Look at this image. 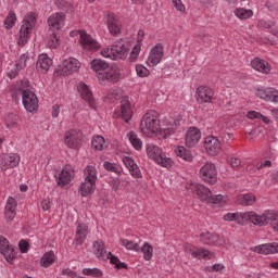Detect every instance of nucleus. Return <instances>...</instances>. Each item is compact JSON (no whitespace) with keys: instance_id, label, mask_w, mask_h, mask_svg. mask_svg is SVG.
<instances>
[{"instance_id":"26","label":"nucleus","mask_w":278,"mask_h":278,"mask_svg":"<svg viewBox=\"0 0 278 278\" xmlns=\"http://www.w3.org/2000/svg\"><path fill=\"white\" fill-rule=\"evenodd\" d=\"M81 66V63L75 58H70L63 61L62 63V71L63 73H77L79 71V67Z\"/></svg>"},{"instance_id":"19","label":"nucleus","mask_w":278,"mask_h":278,"mask_svg":"<svg viewBox=\"0 0 278 278\" xmlns=\"http://www.w3.org/2000/svg\"><path fill=\"white\" fill-rule=\"evenodd\" d=\"M123 163L128 168L131 177L135 179H142V172H140V167H138V164H136V161L129 156H125L123 159Z\"/></svg>"},{"instance_id":"61","label":"nucleus","mask_w":278,"mask_h":278,"mask_svg":"<svg viewBox=\"0 0 278 278\" xmlns=\"http://www.w3.org/2000/svg\"><path fill=\"white\" fill-rule=\"evenodd\" d=\"M240 164H242V161L239 157H232L230 160V166L232 168H238V166H240Z\"/></svg>"},{"instance_id":"27","label":"nucleus","mask_w":278,"mask_h":278,"mask_svg":"<svg viewBox=\"0 0 278 278\" xmlns=\"http://www.w3.org/2000/svg\"><path fill=\"white\" fill-rule=\"evenodd\" d=\"M251 66L252 68H254V71L263 73L264 75H268V73H270V64L260 58H255L254 60H252Z\"/></svg>"},{"instance_id":"54","label":"nucleus","mask_w":278,"mask_h":278,"mask_svg":"<svg viewBox=\"0 0 278 278\" xmlns=\"http://www.w3.org/2000/svg\"><path fill=\"white\" fill-rule=\"evenodd\" d=\"M136 73L139 77H149V70L144 65H136Z\"/></svg>"},{"instance_id":"7","label":"nucleus","mask_w":278,"mask_h":278,"mask_svg":"<svg viewBox=\"0 0 278 278\" xmlns=\"http://www.w3.org/2000/svg\"><path fill=\"white\" fill-rule=\"evenodd\" d=\"M21 162V156L16 153H4L0 155V170L5 173L10 168H16Z\"/></svg>"},{"instance_id":"6","label":"nucleus","mask_w":278,"mask_h":278,"mask_svg":"<svg viewBox=\"0 0 278 278\" xmlns=\"http://www.w3.org/2000/svg\"><path fill=\"white\" fill-rule=\"evenodd\" d=\"M200 177L206 184L213 186L218 181V172L216 170V165L213 163H206L200 169Z\"/></svg>"},{"instance_id":"21","label":"nucleus","mask_w":278,"mask_h":278,"mask_svg":"<svg viewBox=\"0 0 278 278\" xmlns=\"http://www.w3.org/2000/svg\"><path fill=\"white\" fill-rule=\"evenodd\" d=\"M71 173H75L73 166L66 165L56 176L58 186L64 188V186H68L71 184Z\"/></svg>"},{"instance_id":"3","label":"nucleus","mask_w":278,"mask_h":278,"mask_svg":"<svg viewBox=\"0 0 278 278\" xmlns=\"http://www.w3.org/2000/svg\"><path fill=\"white\" fill-rule=\"evenodd\" d=\"M189 190H191L193 194H197L200 201H204L205 203H213L214 205H217V203H223V199H225L223 194H212L210 188L201 184L191 185Z\"/></svg>"},{"instance_id":"13","label":"nucleus","mask_w":278,"mask_h":278,"mask_svg":"<svg viewBox=\"0 0 278 278\" xmlns=\"http://www.w3.org/2000/svg\"><path fill=\"white\" fill-rule=\"evenodd\" d=\"M185 251L195 260H212V257H214V253H212L210 250H205L203 248L193 249V247L190 244L185 245Z\"/></svg>"},{"instance_id":"55","label":"nucleus","mask_w":278,"mask_h":278,"mask_svg":"<svg viewBox=\"0 0 278 278\" xmlns=\"http://www.w3.org/2000/svg\"><path fill=\"white\" fill-rule=\"evenodd\" d=\"M103 166L105 170H109L110 173H118V167L114 163L105 161Z\"/></svg>"},{"instance_id":"9","label":"nucleus","mask_w":278,"mask_h":278,"mask_svg":"<svg viewBox=\"0 0 278 278\" xmlns=\"http://www.w3.org/2000/svg\"><path fill=\"white\" fill-rule=\"evenodd\" d=\"M241 218L243 220H250V223H253V225H257L258 227H264L265 225H268L270 223V218L268 217V211L263 213L262 215H258L255 212H248L241 214Z\"/></svg>"},{"instance_id":"1","label":"nucleus","mask_w":278,"mask_h":278,"mask_svg":"<svg viewBox=\"0 0 278 278\" xmlns=\"http://www.w3.org/2000/svg\"><path fill=\"white\" fill-rule=\"evenodd\" d=\"M179 125V119H174L170 127L160 128V121H157V117L147 113L141 119L140 129L146 136H151V134H157L159 131L160 136L168 138L177 131Z\"/></svg>"},{"instance_id":"51","label":"nucleus","mask_w":278,"mask_h":278,"mask_svg":"<svg viewBox=\"0 0 278 278\" xmlns=\"http://www.w3.org/2000/svg\"><path fill=\"white\" fill-rule=\"evenodd\" d=\"M27 60H29V55L25 53L20 55V59L17 60L15 65L17 71H22V68H25V66H27Z\"/></svg>"},{"instance_id":"33","label":"nucleus","mask_w":278,"mask_h":278,"mask_svg":"<svg viewBox=\"0 0 278 278\" xmlns=\"http://www.w3.org/2000/svg\"><path fill=\"white\" fill-rule=\"evenodd\" d=\"M175 153L177 157H180V160H184L185 162H192V160H194L192 152H190V150L186 149L184 146H178L175 149Z\"/></svg>"},{"instance_id":"53","label":"nucleus","mask_w":278,"mask_h":278,"mask_svg":"<svg viewBox=\"0 0 278 278\" xmlns=\"http://www.w3.org/2000/svg\"><path fill=\"white\" fill-rule=\"evenodd\" d=\"M4 212H16V200L14 198L8 199Z\"/></svg>"},{"instance_id":"52","label":"nucleus","mask_w":278,"mask_h":278,"mask_svg":"<svg viewBox=\"0 0 278 278\" xmlns=\"http://www.w3.org/2000/svg\"><path fill=\"white\" fill-rule=\"evenodd\" d=\"M139 55H140V43H137L130 52V56H129L130 62H136Z\"/></svg>"},{"instance_id":"59","label":"nucleus","mask_w":278,"mask_h":278,"mask_svg":"<svg viewBox=\"0 0 278 278\" xmlns=\"http://www.w3.org/2000/svg\"><path fill=\"white\" fill-rule=\"evenodd\" d=\"M62 275L63 277H68V278L77 277V273L73 271L71 268L63 269Z\"/></svg>"},{"instance_id":"38","label":"nucleus","mask_w":278,"mask_h":278,"mask_svg":"<svg viewBox=\"0 0 278 278\" xmlns=\"http://www.w3.org/2000/svg\"><path fill=\"white\" fill-rule=\"evenodd\" d=\"M85 180L92 181L97 184V168L94 166L88 165L85 167Z\"/></svg>"},{"instance_id":"4","label":"nucleus","mask_w":278,"mask_h":278,"mask_svg":"<svg viewBox=\"0 0 278 278\" xmlns=\"http://www.w3.org/2000/svg\"><path fill=\"white\" fill-rule=\"evenodd\" d=\"M103 58H111V60H126L129 55V48L125 45V40L118 39L111 48L102 50Z\"/></svg>"},{"instance_id":"16","label":"nucleus","mask_w":278,"mask_h":278,"mask_svg":"<svg viewBox=\"0 0 278 278\" xmlns=\"http://www.w3.org/2000/svg\"><path fill=\"white\" fill-rule=\"evenodd\" d=\"M0 253L5 257L9 264H12V261L15 257L14 248L10 245V241H8L5 237L0 238Z\"/></svg>"},{"instance_id":"43","label":"nucleus","mask_w":278,"mask_h":278,"mask_svg":"<svg viewBox=\"0 0 278 278\" xmlns=\"http://www.w3.org/2000/svg\"><path fill=\"white\" fill-rule=\"evenodd\" d=\"M103 144H105V138L102 136H94L91 141V147L94 151H103Z\"/></svg>"},{"instance_id":"35","label":"nucleus","mask_w":278,"mask_h":278,"mask_svg":"<svg viewBox=\"0 0 278 278\" xmlns=\"http://www.w3.org/2000/svg\"><path fill=\"white\" fill-rule=\"evenodd\" d=\"M275 93V89L273 88H261L256 91V97L258 99H263L264 101H273V94Z\"/></svg>"},{"instance_id":"15","label":"nucleus","mask_w":278,"mask_h":278,"mask_svg":"<svg viewBox=\"0 0 278 278\" xmlns=\"http://www.w3.org/2000/svg\"><path fill=\"white\" fill-rule=\"evenodd\" d=\"M204 147L208 155H218V153H220V140H218V138L216 137H206L204 141Z\"/></svg>"},{"instance_id":"45","label":"nucleus","mask_w":278,"mask_h":278,"mask_svg":"<svg viewBox=\"0 0 278 278\" xmlns=\"http://www.w3.org/2000/svg\"><path fill=\"white\" fill-rule=\"evenodd\" d=\"M235 14L241 21H247V18H251V16H253V11L245 9H237L235 10Z\"/></svg>"},{"instance_id":"24","label":"nucleus","mask_w":278,"mask_h":278,"mask_svg":"<svg viewBox=\"0 0 278 278\" xmlns=\"http://www.w3.org/2000/svg\"><path fill=\"white\" fill-rule=\"evenodd\" d=\"M52 64L53 61L51 60V58H49V55L40 54L36 63V70L38 71V73H49V68H51Z\"/></svg>"},{"instance_id":"50","label":"nucleus","mask_w":278,"mask_h":278,"mask_svg":"<svg viewBox=\"0 0 278 278\" xmlns=\"http://www.w3.org/2000/svg\"><path fill=\"white\" fill-rule=\"evenodd\" d=\"M106 99H109L110 101H116L121 99V89L118 88L110 89L106 94Z\"/></svg>"},{"instance_id":"42","label":"nucleus","mask_w":278,"mask_h":278,"mask_svg":"<svg viewBox=\"0 0 278 278\" xmlns=\"http://www.w3.org/2000/svg\"><path fill=\"white\" fill-rule=\"evenodd\" d=\"M248 118H250L252 121L257 118L258 121H263V123H265V125H270V119L257 111L248 112Z\"/></svg>"},{"instance_id":"62","label":"nucleus","mask_w":278,"mask_h":278,"mask_svg":"<svg viewBox=\"0 0 278 278\" xmlns=\"http://www.w3.org/2000/svg\"><path fill=\"white\" fill-rule=\"evenodd\" d=\"M27 38H28L27 35H20L17 45H18L20 47H25V45H27Z\"/></svg>"},{"instance_id":"25","label":"nucleus","mask_w":278,"mask_h":278,"mask_svg":"<svg viewBox=\"0 0 278 278\" xmlns=\"http://www.w3.org/2000/svg\"><path fill=\"white\" fill-rule=\"evenodd\" d=\"M77 90L81 99H84V101H86L92 108V105H94V97H92V91H90L88 85H86L85 83H80L77 86Z\"/></svg>"},{"instance_id":"29","label":"nucleus","mask_w":278,"mask_h":278,"mask_svg":"<svg viewBox=\"0 0 278 278\" xmlns=\"http://www.w3.org/2000/svg\"><path fill=\"white\" fill-rule=\"evenodd\" d=\"M94 190H97V182H92V180L85 179L79 186L81 197H90V194L94 193Z\"/></svg>"},{"instance_id":"46","label":"nucleus","mask_w":278,"mask_h":278,"mask_svg":"<svg viewBox=\"0 0 278 278\" xmlns=\"http://www.w3.org/2000/svg\"><path fill=\"white\" fill-rule=\"evenodd\" d=\"M16 23V13L10 11L4 20V26L7 29H12Z\"/></svg>"},{"instance_id":"37","label":"nucleus","mask_w":278,"mask_h":278,"mask_svg":"<svg viewBox=\"0 0 278 278\" xmlns=\"http://www.w3.org/2000/svg\"><path fill=\"white\" fill-rule=\"evenodd\" d=\"M239 205H253L255 203V194L253 193H245L238 198Z\"/></svg>"},{"instance_id":"57","label":"nucleus","mask_w":278,"mask_h":278,"mask_svg":"<svg viewBox=\"0 0 278 278\" xmlns=\"http://www.w3.org/2000/svg\"><path fill=\"white\" fill-rule=\"evenodd\" d=\"M172 3L178 12H186V7L184 5V2H181V0H172Z\"/></svg>"},{"instance_id":"23","label":"nucleus","mask_w":278,"mask_h":278,"mask_svg":"<svg viewBox=\"0 0 278 278\" xmlns=\"http://www.w3.org/2000/svg\"><path fill=\"white\" fill-rule=\"evenodd\" d=\"M121 116L125 123H129L134 116V111H131V103L128 98H124L121 101Z\"/></svg>"},{"instance_id":"31","label":"nucleus","mask_w":278,"mask_h":278,"mask_svg":"<svg viewBox=\"0 0 278 278\" xmlns=\"http://www.w3.org/2000/svg\"><path fill=\"white\" fill-rule=\"evenodd\" d=\"M201 238V242H203V244H208V245H216V244H220V236H218V233L216 232H203L200 236Z\"/></svg>"},{"instance_id":"8","label":"nucleus","mask_w":278,"mask_h":278,"mask_svg":"<svg viewBox=\"0 0 278 278\" xmlns=\"http://www.w3.org/2000/svg\"><path fill=\"white\" fill-rule=\"evenodd\" d=\"M98 79L102 86H105V81H110L111 84H118L121 81V67L112 66L110 71L98 74Z\"/></svg>"},{"instance_id":"63","label":"nucleus","mask_w":278,"mask_h":278,"mask_svg":"<svg viewBox=\"0 0 278 278\" xmlns=\"http://www.w3.org/2000/svg\"><path fill=\"white\" fill-rule=\"evenodd\" d=\"M41 207H42L43 212H49V210H51V201L50 200H43L41 202Z\"/></svg>"},{"instance_id":"47","label":"nucleus","mask_w":278,"mask_h":278,"mask_svg":"<svg viewBox=\"0 0 278 278\" xmlns=\"http://www.w3.org/2000/svg\"><path fill=\"white\" fill-rule=\"evenodd\" d=\"M110 256V263L113 264V266H115V268H117V270H121V268H125L127 269V263H123L121 262V260H118L116 256H114V254L109 253Z\"/></svg>"},{"instance_id":"5","label":"nucleus","mask_w":278,"mask_h":278,"mask_svg":"<svg viewBox=\"0 0 278 278\" xmlns=\"http://www.w3.org/2000/svg\"><path fill=\"white\" fill-rule=\"evenodd\" d=\"M147 155L148 157H150V160H153L156 164H160L165 168H168V166H170V159H167L166 154L162 152V149L153 143H149L147 146Z\"/></svg>"},{"instance_id":"22","label":"nucleus","mask_w":278,"mask_h":278,"mask_svg":"<svg viewBox=\"0 0 278 278\" xmlns=\"http://www.w3.org/2000/svg\"><path fill=\"white\" fill-rule=\"evenodd\" d=\"M93 253L97 255L98 260H103L104 262L110 260L112 255L105 250V243H103V240H97L93 242Z\"/></svg>"},{"instance_id":"18","label":"nucleus","mask_w":278,"mask_h":278,"mask_svg":"<svg viewBox=\"0 0 278 278\" xmlns=\"http://www.w3.org/2000/svg\"><path fill=\"white\" fill-rule=\"evenodd\" d=\"M198 99L202 103H213L214 102V90L207 86H200L197 89Z\"/></svg>"},{"instance_id":"12","label":"nucleus","mask_w":278,"mask_h":278,"mask_svg":"<svg viewBox=\"0 0 278 278\" xmlns=\"http://www.w3.org/2000/svg\"><path fill=\"white\" fill-rule=\"evenodd\" d=\"M164 58V46L162 43L156 45L152 48L150 55L147 60L149 66H157L162 59Z\"/></svg>"},{"instance_id":"56","label":"nucleus","mask_w":278,"mask_h":278,"mask_svg":"<svg viewBox=\"0 0 278 278\" xmlns=\"http://www.w3.org/2000/svg\"><path fill=\"white\" fill-rule=\"evenodd\" d=\"M241 214L227 213L226 215H224V220H228V222L238 220L239 218H242Z\"/></svg>"},{"instance_id":"48","label":"nucleus","mask_w":278,"mask_h":278,"mask_svg":"<svg viewBox=\"0 0 278 278\" xmlns=\"http://www.w3.org/2000/svg\"><path fill=\"white\" fill-rule=\"evenodd\" d=\"M268 218L273 229H275V231H278V213L274 211H268Z\"/></svg>"},{"instance_id":"44","label":"nucleus","mask_w":278,"mask_h":278,"mask_svg":"<svg viewBox=\"0 0 278 278\" xmlns=\"http://www.w3.org/2000/svg\"><path fill=\"white\" fill-rule=\"evenodd\" d=\"M119 244L125 247L128 251H140V245L131 240L122 239L119 240Z\"/></svg>"},{"instance_id":"36","label":"nucleus","mask_w":278,"mask_h":278,"mask_svg":"<svg viewBox=\"0 0 278 278\" xmlns=\"http://www.w3.org/2000/svg\"><path fill=\"white\" fill-rule=\"evenodd\" d=\"M54 262H55V254L53 253V251H50L43 254L40 261V265L43 268H49V266H51Z\"/></svg>"},{"instance_id":"34","label":"nucleus","mask_w":278,"mask_h":278,"mask_svg":"<svg viewBox=\"0 0 278 278\" xmlns=\"http://www.w3.org/2000/svg\"><path fill=\"white\" fill-rule=\"evenodd\" d=\"M29 90V80H22L21 87H16L13 89L12 97L17 99V97H22V99L25 97V92H28Z\"/></svg>"},{"instance_id":"14","label":"nucleus","mask_w":278,"mask_h":278,"mask_svg":"<svg viewBox=\"0 0 278 278\" xmlns=\"http://www.w3.org/2000/svg\"><path fill=\"white\" fill-rule=\"evenodd\" d=\"M199 140H201V130L197 127L189 128L185 138L186 147L192 149L199 144Z\"/></svg>"},{"instance_id":"58","label":"nucleus","mask_w":278,"mask_h":278,"mask_svg":"<svg viewBox=\"0 0 278 278\" xmlns=\"http://www.w3.org/2000/svg\"><path fill=\"white\" fill-rule=\"evenodd\" d=\"M18 247L21 253H27V251H29V243L25 240L20 241Z\"/></svg>"},{"instance_id":"41","label":"nucleus","mask_w":278,"mask_h":278,"mask_svg":"<svg viewBox=\"0 0 278 278\" xmlns=\"http://www.w3.org/2000/svg\"><path fill=\"white\" fill-rule=\"evenodd\" d=\"M128 139L129 142L132 144L134 149H136V151H140L142 149V140L138 138V135L136 132L130 131L128 134Z\"/></svg>"},{"instance_id":"49","label":"nucleus","mask_w":278,"mask_h":278,"mask_svg":"<svg viewBox=\"0 0 278 278\" xmlns=\"http://www.w3.org/2000/svg\"><path fill=\"white\" fill-rule=\"evenodd\" d=\"M83 275H87V277H101L103 271L99 268H84Z\"/></svg>"},{"instance_id":"28","label":"nucleus","mask_w":278,"mask_h":278,"mask_svg":"<svg viewBox=\"0 0 278 278\" xmlns=\"http://www.w3.org/2000/svg\"><path fill=\"white\" fill-rule=\"evenodd\" d=\"M255 253H261L262 255H270L273 253H278V243H265L254 248Z\"/></svg>"},{"instance_id":"20","label":"nucleus","mask_w":278,"mask_h":278,"mask_svg":"<svg viewBox=\"0 0 278 278\" xmlns=\"http://www.w3.org/2000/svg\"><path fill=\"white\" fill-rule=\"evenodd\" d=\"M80 45L87 51L99 50V42H97L90 35L86 34V31L80 33Z\"/></svg>"},{"instance_id":"17","label":"nucleus","mask_w":278,"mask_h":278,"mask_svg":"<svg viewBox=\"0 0 278 278\" xmlns=\"http://www.w3.org/2000/svg\"><path fill=\"white\" fill-rule=\"evenodd\" d=\"M106 25L112 36L121 35V22L118 21L116 15H114V13L106 14Z\"/></svg>"},{"instance_id":"11","label":"nucleus","mask_w":278,"mask_h":278,"mask_svg":"<svg viewBox=\"0 0 278 278\" xmlns=\"http://www.w3.org/2000/svg\"><path fill=\"white\" fill-rule=\"evenodd\" d=\"M23 105L27 112H38V97L36 93L28 89L24 92V98H22Z\"/></svg>"},{"instance_id":"32","label":"nucleus","mask_w":278,"mask_h":278,"mask_svg":"<svg viewBox=\"0 0 278 278\" xmlns=\"http://www.w3.org/2000/svg\"><path fill=\"white\" fill-rule=\"evenodd\" d=\"M88 232V226L86 224H78L74 242H76L77 244H84Z\"/></svg>"},{"instance_id":"10","label":"nucleus","mask_w":278,"mask_h":278,"mask_svg":"<svg viewBox=\"0 0 278 278\" xmlns=\"http://www.w3.org/2000/svg\"><path fill=\"white\" fill-rule=\"evenodd\" d=\"M84 134L77 129H72L65 132L64 142L70 149H77L81 144Z\"/></svg>"},{"instance_id":"2","label":"nucleus","mask_w":278,"mask_h":278,"mask_svg":"<svg viewBox=\"0 0 278 278\" xmlns=\"http://www.w3.org/2000/svg\"><path fill=\"white\" fill-rule=\"evenodd\" d=\"M65 21L66 14H64L63 12H56L48 18L49 49H58V47H60V38H58V36H60V31H62V23H64Z\"/></svg>"},{"instance_id":"60","label":"nucleus","mask_w":278,"mask_h":278,"mask_svg":"<svg viewBox=\"0 0 278 278\" xmlns=\"http://www.w3.org/2000/svg\"><path fill=\"white\" fill-rule=\"evenodd\" d=\"M225 266L223 264H214L213 266L208 267L210 273H218L219 270H223Z\"/></svg>"},{"instance_id":"39","label":"nucleus","mask_w":278,"mask_h":278,"mask_svg":"<svg viewBox=\"0 0 278 278\" xmlns=\"http://www.w3.org/2000/svg\"><path fill=\"white\" fill-rule=\"evenodd\" d=\"M91 68H93L96 73H99V71H106V68H110V64L103 60L94 59L91 61Z\"/></svg>"},{"instance_id":"30","label":"nucleus","mask_w":278,"mask_h":278,"mask_svg":"<svg viewBox=\"0 0 278 278\" xmlns=\"http://www.w3.org/2000/svg\"><path fill=\"white\" fill-rule=\"evenodd\" d=\"M36 23V16L34 14L27 15L24 20V24L21 26L20 36H29V31H31V27Z\"/></svg>"},{"instance_id":"40","label":"nucleus","mask_w":278,"mask_h":278,"mask_svg":"<svg viewBox=\"0 0 278 278\" xmlns=\"http://www.w3.org/2000/svg\"><path fill=\"white\" fill-rule=\"evenodd\" d=\"M139 251L143 253V260H146V262H150L153 257V247L149 244V242H146L141 248H139Z\"/></svg>"},{"instance_id":"64","label":"nucleus","mask_w":278,"mask_h":278,"mask_svg":"<svg viewBox=\"0 0 278 278\" xmlns=\"http://www.w3.org/2000/svg\"><path fill=\"white\" fill-rule=\"evenodd\" d=\"M60 116V104H54L52 106V118H58Z\"/></svg>"}]
</instances>
